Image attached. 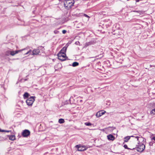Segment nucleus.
I'll list each match as a JSON object with an SVG mask.
<instances>
[{
  "instance_id": "obj_1",
  "label": "nucleus",
  "mask_w": 155,
  "mask_h": 155,
  "mask_svg": "<svg viewBox=\"0 0 155 155\" xmlns=\"http://www.w3.org/2000/svg\"><path fill=\"white\" fill-rule=\"evenodd\" d=\"M74 0H65L64 1V5L65 9L69 10L74 5Z\"/></svg>"
},
{
  "instance_id": "obj_2",
  "label": "nucleus",
  "mask_w": 155,
  "mask_h": 155,
  "mask_svg": "<svg viewBox=\"0 0 155 155\" xmlns=\"http://www.w3.org/2000/svg\"><path fill=\"white\" fill-rule=\"evenodd\" d=\"M145 144L142 143L141 144H138L136 145L135 148H133L132 150H136L138 152L140 153L142 152L145 149Z\"/></svg>"
},
{
  "instance_id": "obj_3",
  "label": "nucleus",
  "mask_w": 155,
  "mask_h": 155,
  "mask_svg": "<svg viewBox=\"0 0 155 155\" xmlns=\"http://www.w3.org/2000/svg\"><path fill=\"white\" fill-rule=\"evenodd\" d=\"M57 55L58 59L62 61L69 60L68 57L66 56V54H62V53H58Z\"/></svg>"
},
{
  "instance_id": "obj_4",
  "label": "nucleus",
  "mask_w": 155,
  "mask_h": 155,
  "mask_svg": "<svg viewBox=\"0 0 155 155\" xmlns=\"http://www.w3.org/2000/svg\"><path fill=\"white\" fill-rule=\"evenodd\" d=\"M35 96H30L26 101V102L28 106H31L35 101Z\"/></svg>"
},
{
  "instance_id": "obj_5",
  "label": "nucleus",
  "mask_w": 155,
  "mask_h": 155,
  "mask_svg": "<svg viewBox=\"0 0 155 155\" xmlns=\"http://www.w3.org/2000/svg\"><path fill=\"white\" fill-rule=\"evenodd\" d=\"M78 151H82L86 150L87 147L85 146H81L80 145H77L75 146Z\"/></svg>"
},
{
  "instance_id": "obj_6",
  "label": "nucleus",
  "mask_w": 155,
  "mask_h": 155,
  "mask_svg": "<svg viewBox=\"0 0 155 155\" xmlns=\"http://www.w3.org/2000/svg\"><path fill=\"white\" fill-rule=\"evenodd\" d=\"M43 49H44V47L42 46H40L38 48V49H34L32 52V55H37L40 52V49L43 50Z\"/></svg>"
},
{
  "instance_id": "obj_7",
  "label": "nucleus",
  "mask_w": 155,
  "mask_h": 155,
  "mask_svg": "<svg viewBox=\"0 0 155 155\" xmlns=\"http://www.w3.org/2000/svg\"><path fill=\"white\" fill-rule=\"evenodd\" d=\"M30 132L28 130L25 129L22 132V136L24 137H27L30 135Z\"/></svg>"
},
{
  "instance_id": "obj_8",
  "label": "nucleus",
  "mask_w": 155,
  "mask_h": 155,
  "mask_svg": "<svg viewBox=\"0 0 155 155\" xmlns=\"http://www.w3.org/2000/svg\"><path fill=\"white\" fill-rule=\"evenodd\" d=\"M137 140L138 142V144H141L142 143H143V144H145V145L146 144V139L142 137L138 138Z\"/></svg>"
},
{
  "instance_id": "obj_9",
  "label": "nucleus",
  "mask_w": 155,
  "mask_h": 155,
  "mask_svg": "<svg viewBox=\"0 0 155 155\" xmlns=\"http://www.w3.org/2000/svg\"><path fill=\"white\" fill-rule=\"evenodd\" d=\"M105 111H99L97 112L96 114V116L97 117H99L105 114Z\"/></svg>"
},
{
  "instance_id": "obj_10",
  "label": "nucleus",
  "mask_w": 155,
  "mask_h": 155,
  "mask_svg": "<svg viewBox=\"0 0 155 155\" xmlns=\"http://www.w3.org/2000/svg\"><path fill=\"white\" fill-rule=\"evenodd\" d=\"M107 139L109 140H114L115 137L113 135L111 134H110L107 136Z\"/></svg>"
},
{
  "instance_id": "obj_11",
  "label": "nucleus",
  "mask_w": 155,
  "mask_h": 155,
  "mask_svg": "<svg viewBox=\"0 0 155 155\" xmlns=\"http://www.w3.org/2000/svg\"><path fill=\"white\" fill-rule=\"evenodd\" d=\"M8 137L9 139L11 140H15V136L14 135H7L5 138H7Z\"/></svg>"
},
{
  "instance_id": "obj_12",
  "label": "nucleus",
  "mask_w": 155,
  "mask_h": 155,
  "mask_svg": "<svg viewBox=\"0 0 155 155\" xmlns=\"http://www.w3.org/2000/svg\"><path fill=\"white\" fill-rule=\"evenodd\" d=\"M66 47H63L58 53H62V54H66Z\"/></svg>"
},
{
  "instance_id": "obj_13",
  "label": "nucleus",
  "mask_w": 155,
  "mask_h": 155,
  "mask_svg": "<svg viewBox=\"0 0 155 155\" xmlns=\"http://www.w3.org/2000/svg\"><path fill=\"white\" fill-rule=\"evenodd\" d=\"M24 99H26V98H28L30 96V94L28 92H25L23 95Z\"/></svg>"
},
{
  "instance_id": "obj_14",
  "label": "nucleus",
  "mask_w": 155,
  "mask_h": 155,
  "mask_svg": "<svg viewBox=\"0 0 155 155\" xmlns=\"http://www.w3.org/2000/svg\"><path fill=\"white\" fill-rule=\"evenodd\" d=\"M131 137H133V136H127L125 137L124 139V142H127L129 140Z\"/></svg>"
},
{
  "instance_id": "obj_15",
  "label": "nucleus",
  "mask_w": 155,
  "mask_h": 155,
  "mask_svg": "<svg viewBox=\"0 0 155 155\" xmlns=\"http://www.w3.org/2000/svg\"><path fill=\"white\" fill-rule=\"evenodd\" d=\"M107 130H110V131H113V130L115 129H116V127H109L105 128Z\"/></svg>"
},
{
  "instance_id": "obj_16",
  "label": "nucleus",
  "mask_w": 155,
  "mask_h": 155,
  "mask_svg": "<svg viewBox=\"0 0 155 155\" xmlns=\"http://www.w3.org/2000/svg\"><path fill=\"white\" fill-rule=\"evenodd\" d=\"M91 45H93L96 44L97 42L96 39H93L91 41H90Z\"/></svg>"
},
{
  "instance_id": "obj_17",
  "label": "nucleus",
  "mask_w": 155,
  "mask_h": 155,
  "mask_svg": "<svg viewBox=\"0 0 155 155\" xmlns=\"http://www.w3.org/2000/svg\"><path fill=\"white\" fill-rule=\"evenodd\" d=\"M79 65V63L77 62H74L72 65L69 64L70 66H72L74 67H76Z\"/></svg>"
},
{
  "instance_id": "obj_18",
  "label": "nucleus",
  "mask_w": 155,
  "mask_h": 155,
  "mask_svg": "<svg viewBox=\"0 0 155 155\" xmlns=\"http://www.w3.org/2000/svg\"><path fill=\"white\" fill-rule=\"evenodd\" d=\"M150 114L152 116L155 115V108L150 111Z\"/></svg>"
},
{
  "instance_id": "obj_19",
  "label": "nucleus",
  "mask_w": 155,
  "mask_h": 155,
  "mask_svg": "<svg viewBox=\"0 0 155 155\" xmlns=\"http://www.w3.org/2000/svg\"><path fill=\"white\" fill-rule=\"evenodd\" d=\"M25 48H24V49H23L19 50H16L14 51L15 53V54H16L18 53L19 52H21L22 51L25 50Z\"/></svg>"
},
{
  "instance_id": "obj_20",
  "label": "nucleus",
  "mask_w": 155,
  "mask_h": 155,
  "mask_svg": "<svg viewBox=\"0 0 155 155\" xmlns=\"http://www.w3.org/2000/svg\"><path fill=\"white\" fill-rule=\"evenodd\" d=\"M64 122V119L62 118L59 119L58 120V122L60 124H63Z\"/></svg>"
},
{
  "instance_id": "obj_21",
  "label": "nucleus",
  "mask_w": 155,
  "mask_h": 155,
  "mask_svg": "<svg viewBox=\"0 0 155 155\" xmlns=\"http://www.w3.org/2000/svg\"><path fill=\"white\" fill-rule=\"evenodd\" d=\"M91 45L90 41H89L88 42H87L86 43H85V44H84V47L85 48H86L87 46H88L90 45Z\"/></svg>"
},
{
  "instance_id": "obj_22",
  "label": "nucleus",
  "mask_w": 155,
  "mask_h": 155,
  "mask_svg": "<svg viewBox=\"0 0 155 155\" xmlns=\"http://www.w3.org/2000/svg\"><path fill=\"white\" fill-rule=\"evenodd\" d=\"M11 51L8 50L5 52V54L7 56H8L9 54L11 55Z\"/></svg>"
},
{
  "instance_id": "obj_23",
  "label": "nucleus",
  "mask_w": 155,
  "mask_h": 155,
  "mask_svg": "<svg viewBox=\"0 0 155 155\" xmlns=\"http://www.w3.org/2000/svg\"><path fill=\"white\" fill-rule=\"evenodd\" d=\"M84 124L87 126H91L92 125V124L89 122H86L84 123Z\"/></svg>"
},
{
  "instance_id": "obj_24",
  "label": "nucleus",
  "mask_w": 155,
  "mask_h": 155,
  "mask_svg": "<svg viewBox=\"0 0 155 155\" xmlns=\"http://www.w3.org/2000/svg\"><path fill=\"white\" fill-rule=\"evenodd\" d=\"M123 147H124V148L125 149H128V150H132V149H130V148H128L127 147V146L126 144L124 145Z\"/></svg>"
},
{
  "instance_id": "obj_25",
  "label": "nucleus",
  "mask_w": 155,
  "mask_h": 155,
  "mask_svg": "<svg viewBox=\"0 0 155 155\" xmlns=\"http://www.w3.org/2000/svg\"><path fill=\"white\" fill-rule=\"evenodd\" d=\"M69 102H70V99H69L68 101L67 100V101H64V103H63L64 105L67 104H68L69 103H68Z\"/></svg>"
},
{
  "instance_id": "obj_26",
  "label": "nucleus",
  "mask_w": 155,
  "mask_h": 155,
  "mask_svg": "<svg viewBox=\"0 0 155 155\" xmlns=\"http://www.w3.org/2000/svg\"><path fill=\"white\" fill-rule=\"evenodd\" d=\"M15 54V52L14 51H11V55L13 56Z\"/></svg>"
},
{
  "instance_id": "obj_27",
  "label": "nucleus",
  "mask_w": 155,
  "mask_h": 155,
  "mask_svg": "<svg viewBox=\"0 0 155 155\" xmlns=\"http://www.w3.org/2000/svg\"><path fill=\"white\" fill-rule=\"evenodd\" d=\"M31 50H30L29 51H28L26 53H25V54H30L31 53Z\"/></svg>"
},
{
  "instance_id": "obj_28",
  "label": "nucleus",
  "mask_w": 155,
  "mask_h": 155,
  "mask_svg": "<svg viewBox=\"0 0 155 155\" xmlns=\"http://www.w3.org/2000/svg\"><path fill=\"white\" fill-rule=\"evenodd\" d=\"M7 139V138H4L2 137H1L0 136V140H1V141L2 140H5Z\"/></svg>"
},
{
  "instance_id": "obj_29",
  "label": "nucleus",
  "mask_w": 155,
  "mask_h": 155,
  "mask_svg": "<svg viewBox=\"0 0 155 155\" xmlns=\"http://www.w3.org/2000/svg\"><path fill=\"white\" fill-rule=\"evenodd\" d=\"M54 33L56 34H58L59 33V31L56 30H54Z\"/></svg>"
},
{
  "instance_id": "obj_30",
  "label": "nucleus",
  "mask_w": 155,
  "mask_h": 155,
  "mask_svg": "<svg viewBox=\"0 0 155 155\" xmlns=\"http://www.w3.org/2000/svg\"><path fill=\"white\" fill-rule=\"evenodd\" d=\"M84 16H85L86 17L88 18H90V16H89L88 15H87L85 14H84Z\"/></svg>"
},
{
  "instance_id": "obj_31",
  "label": "nucleus",
  "mask_w": 155,
  "mask_h": 155,
  "mask_svg": "<svg viewBox=\"0 0 155 155\" xmlns=\"http://www.w3.org/2000/svg\"><path fill=\"white\" fill-rule=\"evenodd\" d=\"M66 32H67V31L65 30H62V33L63 34H65L66 33Z\"/></svg>"
},
{
  "instance_id": "obj_32",
  "label": "nucleus",
  "mask_w": 155,
  "mask_h": 155,
  "mask_svg": "<svg viewBox=\"0 0 155 155\" xmlns=\"http://www.w3.org/2000/svg\"><path fill=\"white\" fill-rule=\"evenodd\" d=\"M136 134H135L134 135H133V137H135V138H137H137H139V137H138V136H135V135H136Z\"/></svg>"
},
{
  "instance_id": "obj_33",
  "label": "nucleus",
  "mask_w": 155,
  "mask_h": 155,
  "mask_svg": "<svg viewBox=\"0 0 155 155\" xmlns=\"http://www.w3.org/2000/svg\"><path fill=\"white\" fill-rule=\"evenodd\" d=\"M5 130H2L1 129H0V132H5Z\"/></svg>"
},
{
  "instance_id": "obj_34",
  "label": "nucleus",
  "mask_w": 155,
  "mask_h": 155,
  "mask_svg": "<svg viewBox=\"0 0 155 155\" xmlns=\"http://www.w3.org/2000/svg\"><path fill=\"white\" fill-rule=\"evenodd\" d=\"M153 144V143L152 142H150L149 143V145L150 146H152Z\"/></svg>"
},
{
  "instance_id": "obj_35",
  "label": "nucleus",
  "mask_w": 155,
  "mask_h": 155,
  "mask_svg": "<svg viewBox=\"0 0 155 155\" xmlns=\"http://www.w3.org/2000/svg\"><path fill=\"white\" fill-rule=\"evenodd\" d=\"M151 140H154L155 141V136L151 138Z\"/></svg>"
},
{
  "instance_id": "obj_36",
  "label": "nucleus",
  "mask_w": 155,
  "mask_h": 155,
  "mask_svg": "<svg viewBox=\"0 0 155 155\" xmlns=\"http://www.w3.org/2000/svg\"><path fill=\"white\" fill-rule=\"evenodd\" d=\"M68 43L65 46H64V47H66V49H67V47H68Z\"/></svg>"
},
{
  "instance_id": "obj_37",
  "label": "nucleus",
  "mask_w": 155,
  "mask_h": 155,
  "mask_svg": "<svg viewBox=\"0 0 155 155\" xmlns=\"http://www.w3.org/2000/svg\"><path fill=\"white\" fill-rule=\"evenodd\" d=\"M10 131H10V130H5V132L8 133V132H10Z\"/></svg>"
},
{
  "instance_id": "obj_38",
  "label": "nucleus",
  "mask_w": 155,
  "mask_h": 155,
  "mask_svg": "<svg viewBox=\"0 0 155 155\" xmlns=\"http://www.w3.org/2000/svg\"><path fill=\"white\" fill-rule=\"evenodd\" d=\"M77 43H79V41H78V42H76L75 43V44L78 45V44Z\"/></svg>"
},
{
  "instance_id": "obj_39",
  "label": "nucleus",
  "mask_w": 155,
  "mask_h": 155,
  "mask_svg": "<svg viewBox=\"0 0 155 155\" xmlns=\"http://www.w3.org/2000/svg\"><path fill=\"white\" fill-rule=\"evenodd\" d=\"M101 130L103 131H104V129H102Z\"/></svg>"
},
{
  "instance_id": "obj_40",
  "label": "nucleus",
  "mask_w": 155,
  "mask_h": 155,
  "mask_svg": "<svg viewBox=\"0 0 155 155\" xmlns=\"http://www.w3.org/2000/svg\"><path fill=\"white\" fill-rule=\"evenodd\" d=\"M82 100H81L80 101V102H82Z\"/></svg>"
},
{
  "instance_id": "obj_41",
  "label": "nucleus",
  "mask_w": 155,
  "mask_h": 155,
  "mask_svg": "<svg viewBox=\"0 0 155 155\" xmlns=\"http://www.w3.org/2000/svg\"><path fill=\"white\" fill-rule=\"evenodd\" d=\"M153 105L154 106V105H155V104L154 103L153 104Z\"/></svg>"
},
{
  "instance_id": "obj_42",
  "label": "nucleus",
  "mask_w": 155,
  "mask_h": 155,
  "mask_svg": "<svg viewBox=\"0 0 155 155\" xmlns=\"http://www.w3.org/2000/svg\"><path fill=\"white\" fill-rule=\"evenodd\" d=\"M146 2H144V3H146Z\"/></svg>"
},
{
  "instance_id": "obj_43",
  "label": "nucleus",
  "mask_w": 155,
  "mask_h": 155,
  "mask_svg": "<svg viewBox=\"0 0 155 155\" xmlns=\"http://www.w3.org/2000/svg\"><path fill=\"white\" fill-rule=\"evenodd\" d=\"M53 61H54V59H53Z\"/></svg>"
},
{
  "instance_id": "obj_44",
  "label": "nucleus",
  "mask_w": 155,
  "mask_h": 155,
  "mask_svg": "<svg viewBox=\"0 0 155 155\" xmlns=\"http://www.w3.org/2000/svg\"><path fill=\"white\" fill-rule=\"evenodd\" d=\"M154 66V67H155V66Z\"/></svg>"
},
{
  "instance_id": "obj_45",
  "label": "nucleus",
  "mask_w": 155,
  "mask_h": 155,
  "mask_svg": "<svg viewBox=\"0 0 155 155\" xmlns=\"http://www.w3.org/2000/svg\"><path fill=\"white\" fill-rule=\"evenodd\" d=\"M0 141H1V140H0Z\"/></svg>"
}]
</instances>
